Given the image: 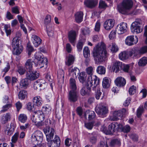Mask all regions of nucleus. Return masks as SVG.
Here are the masks:
<instances>
[{
	"instance_id": "obj_54",
	"label": "nucleus",
	"mask_w": 147,
	"mask_h": 147,
	"mask_svg": "<svg viewBox=\"0 0 147 147\" xmlns=\"http://www.w3.org/2000/svg\"><path fill=\"white\" fill-rule=\"evenodd\" d=\"M131 130V127L128 125H127L121 128V131L124 133H127Z\"/></svg>"
},
{
	"instance_id": "obj_12",
	"label": "nucleus",
	"mask_w": 147,
	"mask_h": 147,
	"mask_svg": "<svg viewBox=\"0 0 147 147\" xmlns=\"http://www.w3.org/2000/svg\"><path fill=\"white\" fill-rule=\"evenodd\" d=\"M48 143L50 147H59L60 144V138L58 136L55 135L53 140L48 142Z\"/></svg>"
},
{
	"instance_id": "obj_45",
	"label": "nucleus",
	"mask_w": 147,
	"mask_h": 147,
	"mask_svg": "<svg viewBox=\"0 0 147 147\" xmlns=\"http://www.w3.org/2000/svg\"><path fill=\"white\" fill-rule=\"evenodd\" d=\"M83 55L85 58H88L90 55V51L87 47H85L83 50Z\"/></svg>"
},
{
	"instance_id": "obj_8",
	"label": "nucleus",
	"mask_w": 147,
	"mask_h": 147,
	"mask_svg": "<svg viewBox=\"0 0 147 147\" xmlns=\"http://www.w3.org/2000/svg\"><path fill=\"white\" fill-rule=\"evenodd\" d=\"M47 86V83L44 80H38L34 84L33 88L35 90H37L38 88H40V90L45 89Z\"/></svg>"
},
{
	"instance_id": "obj_28",
	"label": "nucleus",
	"mask_w": 147,
	"mask_h": 147,
	"mask_svg": "<svg viewBox=\"0 0 147 147\" xmlns=\"http://www.w3.org/2000/svg\"><path fill=\"white\" fill-rule=\"evenodd\" d=\"M129 55L130 56H133L137 58H139L140 56V54L139 50H137L135 49H133L131 51H129Z\"/></svg>"
},
{
	"instance_id": "obj_44",
	"label": "nucleus",
	"mask_w": 147,
	"mask_h": 147,
	"mask_svg": "<svg viewBox=\"0 0 147 147\" xmlns=\"http://www.w3.org/2000/svg\"><path fill=\"white\" fill-rule=\"evenodd\" d=\"M13 48V53L16 55H19L22 51V47L21 45L16 47L15 48Z\"/></svg>"
},
{
	"instance_id": "obj_15",
	"label": "nucleus",
	"mask_w": 147,
	"mask_h": 147,
	"mask_svg": "<svg viewBox=\"0 0 147 147\" xmlns=\"http://www.w3.org/2000/svg\"><path fill=\"white\" fill-rule=\"evenodd\" d=\"M114 24L115 21L114 20L112 19H108L104 23V28L107 30H110L113 28Z\"/></svg>"
},
{
	"instance_id": "obj_39",
	"label": "nucleus",
	"mask_w": 147,
	"mask_h": 147,
	"mask_svg": "<svg viewBox=\"0 0 147 147\" xmlns=\"http://www.w3.org/2000/svg\"><path fill=\"white\" fill-rule=\"evenodd\" d=\"M69 84L71 90H75L76 89V82L75 80L73 78H70L69 80Z\"/></svg>"
},
{
	"instance_id": "obj_25",
	"label": "nucleus",
	"mask_w": 147,
	"mask_h": 147,
	"mask_svg": "<svg viewBox=\"0 0 147 147\" xmlns=\"http://www.w3.org/2000/svg\"><path fill=\"white\" fill-rule=\"evenodd\" d=\"M34 105L37 106H40L42 105V98L39 96L34 97L33 99Z\"/></svg>"
},
{
	"instance_id": "obj_26",
	"label": "nucleus",
	"mask_w": 147,
	"mask_h": 147,
	"mask_svg": "<svg viewBox=\"0 0 147 147\" xmlns=\"http://www.w3.org/2000/svg\"><path fill=\"white\" fill-rule=\"evenodd\" d=\"M88 115V119L89 120H92L95 117V113L93 111L87 110L84 114V117L86 118V116Z\"/></svg>"
},
{
	"instance_id": "obj_6",
	"label": "nucleus",
	"mask_w": 147,
	"mask_h": 147,
	"mask_svg": "<svg viewBox=\"0 0 147 147\" xmlns=\"http://www.w3.org/2000/svg\"><path fill=\"white\" fill-rule=\"evenodd\" d=\"M126 112L125 109H123L121 110L115 111L113 115L111 117L110 119L112 121L117 120L121 118Z\"/></svg>"
},
{
	"instance_id": "obj_32",
	"label": "nucleus",
	"mask_w": 147,
	"mask_h": 147,
	"mask_svg": "<svg viewBox=\"0 0 147 147\" xmlns=\"http://www.w3.org/2000/svg\"><path fill=\"white\" fill-rule=\"evenodd\" d=\"M109 78L107 77L104 78L103 80L102 85L104 88H107L110 86Z\"/></svg>"
},
{
	"instance_id": "obj_55",
	"label": "nucleus",
	"mask_w": 147,
	"mask_h": 147,
	"mask_svg": "<svg viewBox=\"0 0 147 147\" xmlns=\"http://www.w3.org/2000/svg\"><path fill=\"white\" fill-rule=\"evenodd\" d=\"M42 54L40 52H36L34 55L35 59H36L38 61L42 60L43 57H42Z\"/></svg>"
},
{
	"instance_id": "obj_2",
	"label": "nucleus",
	"mask_w": 147,
	"mask_h": 147,
	"mask_svg": "<svg viewBox=\"0 0 147 147\" xmlns=\"http://www.w3.org/2000/svg\"><path fill=\"white\" fill-rule=\"evenodd\" d=\"M133 3L131 0H123L117 6L119 12L123 14H127L131 8Z\"/></svg>"
},
{
	"instance_id": "obj_16",
	"label": "nucleus",
	"mask_w": 147,
	"mask_h": 147,
	"mask_svg": "<svg viewBox=\"0 0 147 147\" xmlns=\"http://www.w3.org/2000/svg\"><path fill=\"white\" fill-rule=\"evenodd\" d=\"M97 0H85L84 4L87 7L92 8L95 7L97 4Z\"/></svg>"
},
{
	"instance_id": "obj_46",
	"label": "nucleus",
	"mask_w": 147,
	"mask_h": 147,
	"mask_svg": "<svg viewBox=\"0 0 147 147\" xmlns=\"http://www.w3.org/2000/svg\"><path fill=\"white\" fill-rule=\"evenodd\" d=\"M47 31L48 35L49 36H52L53 35V28L49 25L47 26Z\"/></svg>"
},
{
	"instance_id": "obj_20",
	"label": "nucleus",
	"mask_w": 147,
	"mask_h": 147,
	"mask_svg": "<svg viewBox=\"0 0 147 147\" xmlns=\"http://www.w3.org/2000/svg\"><path fill=\"white\" fill-rule=\"evenodd\" d=\"M116 85L119 87H123L126 84L125 80L122 77H117L115 81Z\"/></svg>"
},
{
	"instance_id": "obj_31",
	"label": "nucleus",
	"mask_w": 147,
	"mask_h": 147,
	"mask_svg": "<svg viewBox=\"0 0 147 147\" xmlns=\"http://www.w3.org/2000/svg\"><path fill=\"white\" fill-rule=\"evenodd\" d=\"M10 115L9 113H7L2 116L1 119V123L3 124L6 123L10 119Z\"/></svg>"
},
{
	"instance_id": "obj_24",
	"label": "nucleus",
	"mask_w": 147,
	"mask_h": 147,
	"mask_svg": "<svg viewBox=\"0 0 147 147\" xmlns=\"http://www.w3.org/2000/svg\"><path fill=\"white\" fill-rule=\"evenodd\" d=\"M122 64L119 61H116L113 64V68L114 72L115 73L118 72L119 70V68H121Z\"/></svg>"
},
{
	"instance_id": "obj_52",
	"label": "nucleus",
	"mask_w": 147,
	"mask_h": 147,
	"mask_svg": "<svg viewBox=\"0 0 147 147\" xmlns=\"http://www.w3.org/2000/svg\"><path fill=\"white\" fill-rule=\"evenodd\" d=\"M129 68V66L128 65L122 64L121 69L125 72L128 73Z\"/></svg>"
},
{
	"instance_id": "obj_38",
	"label": "nucleus",
	"mask_w": 147,
	"mask_h": 147,
	"mask_svg": "<svg viewBox=\"0 0 147 147\" xmlns=\"http://www.w3.org/2000/svg\"><path fill=\"white\" fill-rule=\"evenodd\" d=\"M147 64V57H144L141 58L138 62V65L140 66H144Z\"/></svg>"
},
{
	"instance_id": "obj_21",
	"label": "nucleus",
	"mask_w": 147,
	"mask_h": 147,
	"mask_svg": "<svg viewBox=\"0 0 147 147\" xmlns=\"http://www.w3.org/2000/svg\"><path fill=\"white\" fill-rule=\"evenodd\" d=\"M31 38L33 43L35 47H38L41 43V40L37 36L35 35H32Z\"/></svg>"
},
{
	"instance_id": "obj_49",
	"label": "nucleus",
	"mask_w": 147,
	"mask_h": 147,
	"mask_svg": "<svg viewBox=\"0 0 147 147\" xmlns=\"http://www.w3.org/2000/svg\"><path fill=\"white\" fill-rule=\"evenodd\" d=\"M84 42L85 41L84 40L83 41L80 40L79 41L77 45V47L78 51H82Z\"/></svg>"
},
{
	"instance_id": "obj_33",
	"label": "nucleus",
	"mask_w": 147,
	"mask_h": 147,
	"mask_svg": "<svg viewBox=\"0 0 147 147\" xmlns=\"http://www.w3.org/2000/svg\"><path fill=\"white\" fill-rule=\"evenodd\" d=\"M129 56L128 55L127 52L126 51H123L119 54V57L120 60H124L128 59Z\"/></svg>"
},
{
	"instance_id": "obj_30",
	"label": "nucleus",
	"mask_w": 147,
	"mask_h": 147,
	"mask_svg": "<svg viewBox=\"0 0 147 147\" xmlns=\"http://www.w3.org/2000/svg\"><path fill=\"white\" fill-rule=\"evenodd\" d=\"M19 136V133L18 132L15 133L12 136L11 142V147H14V144L17 142Z\"/></svg>"
},
{
	"instance_id": "obj_62",
	"label": "nucleus",
	"mask_w": 147,
	"mask_h": 147,
	"mask_svg": "<svg viewBox=\"0 0 147 147\" xmlns=\"http://www.w3.org/2000/svg\"><path fill=\"white\" fill-rule=\"evenodd\" d=\"M129 136L133 141H137L138 140V136L137 135L134 134H129Z\"/></svg>"
},
{
	"instance_id": "obj_43",
	"label": "nucleus",
	"mask_w": 147,
	"mask_h": 147,
	"mask_svg": "<svg viewBox=\"0 0 147 147\" xmlns=\"http://www.w3.org/2000/svg\"><path fill=\"white\" fill-rule=\"evenodd\" d=\"M116 123L115 122H113L109 126L108 130L111 133H113L116 130Z\"/></svg>"
},
{
	"instance_id": "obj_18",
	"label": "nucleus",
	"mask_w": 147,
	"mask_h": 147,
	"mask_svg": "<svg viewBox=\"0 0 147 147\" xmlns=\"http://www.w3.org/2000/svg\"><path fill=\"white\" fill-rule=\"evenodd\" d=\"M68 99L71 102H76L78 99L77 93L75 90H71L69 94Z\"/></svg>"
},
{
	"instance_id": "obj_7",
	"label": "nucleus",
	"mask_w": 147,
	"mask_h": 147,
	"mask_svg": "<svg viewBox=\"0 0 147 147\" xmlns=\"http://www.w3.org/2000/svg\"><path fill=\"white\" fill-rule=\"evenodd\" d=\"M44 131L46 135L47 140L48 142L52 140L55 133L54 129L48 127L44 130Z\"/></svg>"
},
{
	"instance_id": "obj_58",
	"label": "nucleus",
	"mask_w": 147,
	"mask_h": 147,
	"mask_svg": "<svg viewBox=\"0 0 147 147\" xmlns=\"http://www.w3.org/2000/svg\"><path fill=\"white\" fill-rule=\"evenodd\" d=\"M94 123L93 122H89L85 123V127L88 129L91 130L93 126Z\"/></svg>"
},
{
	"instance_id": "obj_36",
	"label": "nucleus",
	"mask_w": 147,
	"mask_h": 147,
	"mask_svg": "<svg viewBox=\"0 0 147 147\" xmlns=\"http://www.w3.org/2000/svg\"><path fill=\"white\" fill-rule=\"evenodd\" d=\"M42 110L43 112V113L46 116L50 112L51 107L49 105H46L45 106L42 107Z\"/></svg>"
},
{
	"instance_id": "obj_61",
	"label": "nucleus",
	"mask_w": 147,
	"mask_h": 147,
	"mask_svg": "<svg viewBox=\"0 0 147 147\" xmlns=\"http://www.w3.org/2000/svg\"><path fill=\"white\" fill-rule=\"evenodd\" d=\"M129 93L130 95L134 94L136 92V87L134 86L130 87L129 90Z\"/></svg>"
},
{
	"instance_id": "obj_48",
	"label": "nucleus",
	"mask_w": 147,
	"mask_h": 147,
	"mask_svg": "<svg viewBox=\"0 0 147 147\" xmlns=\"http://www.w3.org/2000/svg\"><path fill=\"white\" fill-rule=\"evenodd\" d=\"M86 74L84 72H82L80 73L79 76V79L80 82L83 83L85 81Z\"/></svg>"
},
{
	"instance_id": "obj_60",
	"label": "nucleus",
	"mask_w": 147,
	"mask_h": 147,
	"mask_svg": "<svg viewBox=\"0 0 147 147\" xmlns=\"http://www.w3.org/2000/svg\"><path fill=\"white\" fill-rule=\"evenodd\" d=\"M140 55H142L147 52V46H145L141 48L139 50Z\"/></svg>"
},
{
	"instance_id": "obj_29",
	"label": "nucleus",
	"mask_w": 147,
	"mask_h": 147,
	"mask_svg": "<svg viewBox=\"0 0 147 147\" xmlns=\"http://www.w3.org/2000/svg\"><path fill=\"white\" fill-rule=\"evenodd\" d=\"M74 61V57L71 55L69 54L65 62L66 65L68 66L70 65L73 63Z\"/></svg>"
},
{
	"instance_id": "obj_42",
	"label": "nucleus",
	"mask_w": 147,
	"mask_h": 147,
	"mask_svg": "<svg viewBox=\"0 0 147 147\" xmlns=\"http://www.w3.org/2000/svg\"><path fill=\"white\" fill-rule=\"evenodd\" d=\"M28 78H25L22 80L20 81V85L22 87L24 88H26L28 86Z\"/></svg>"
},
{
	"instance_id": "obj_41",
	"label": "nucleus",
	"mask_w": 147,
	"mask_h": 147,
	"mask_svg": "<svg viewBox=\"0 0 147 147\" xmlns=\"http://www.w3.org/2000/svg\"><path fill=\"white\" fill-rule=\"evenodd\" d=\"M18 119L19 121L21 123H25L27 119L26 115L24 114H20L18 117Z\"/></svg>"
},
{
	"instance_id": "obj_23",
	"label": "nucleus",
	"mask_w": 147,
	"mask_h": 147,
	"mask_svg": "<svg viewBox=\"0 0 147 147\" xmlns=\"http://www.w3.org/2000/svg\"><path fill=\"white\" fill-rule=\"evenodd\" d=\"M83 13L82 12L79 11L77 12L75 15V20L78 23H80L83 20Z\"/></svg>"
},
{
	"instance_id": "obj_63",
	"label": "nucleus",
	"mask_w": 147,
	"mask_h": 147,
	"mask_svg": "<svg viewBox=\"0 0 147 147\" xmlns=\"http://www.w3.org/2000/svg\"><path fill=\"white\" fill-rule=\"evenodd\" d=\"M51 20V16L49 15H47L45 17V24L50 23Z\"/></svg>"
},
{
	"instance_id": "obj_10",
	"label": "nucleus",
	"mask_w": 147,
	"mask_h": 147,
	"mask_svg": "<svg viewBox=\"0 0 147 147\" xmlns=\"http://www.w3.org/2000/svg\"><path fill=\"white\" fill-rule=\"evenodd\" d=\"M136 38L134 40V36H129L126 37L125 40V44L128 46H131L136 44L138 41V39L136 36H135Z\"/></svg>"
},
{
	"instance_id": "obj_14",
	"label": "nucleus",
	"mask_w": 147,
	"mask_h": 147,
	"mask_svg": "<svg viewBox=\"0 0 147 147\" xmlns=\"http://www.w3.org/2000/svg\"><path fill=\"white\" fill-rule=\"evenodd\" d=\"M15 126L13 123H11L10 125H7L4 128V131L5 134L10 136L12 134L15 130Z\"/></svg>"
},
{
	"instance_id": "obj_22",
	"label": "nucleus",
	"mask_w": 147,
	"mask_h": 147,
	"mask_svg": "<svg viewBox=\"0 0 147 147\" xmlns=\"http://www.w3.org/2000/svg\"><path fill=\"white\" fill-rule=\"evenodd\" d=\"M68 37L69 42L72 44H74L76 37V31L73 30L70 31L68 33Z\"/></svg>"
},
{
	"instance_id": "obj_35",
	"label": "nucleus",
	"mask_w": 147,
	"mask_h": 147,
	"mask_svg": "<svg viewBox=\"0 0 147 147\" xmlns=\"http://www.w3.org/2000/svg\"><path fill=\"white\" fill-rule=\"evenodd\" d=\"M97 141L96 135L92 133L90 134L89 138V141L92 144H95Z\"/></svg>"
},
{
	"instance_id": "obj_5",
	"label": "nucleus",
	"mask_w": 147,
	"mask_h": 147,
	"mask_svg": "<svg viewBox=\"0 0 147 147\" xmlns=\"http://www.w3.org/2000/svg\"><path fill=\"white\" fill-rule=\"evenodd\" d=\"M42 133L39 131H35L31 136V141L35 144H38L39 142H41L42 140Z\"/></svg>"
},
{
	"instance_id": "obj_17",
	"label": "nucleus",
	"mask_w": 147,
	"mask_h": 147,
	"mask_svg": "<svg viewBox=\"0 0 147 147\" xmlns=\"http://www.w3.org/2000/svg\"><path fill=\"white\" fill-rule=\"evenodd\" d=\"M21 34L20 32H18L16 34V36L12 40V46L13 48H15L19 46Z\"/></svg>"
},
{
	"instance_id": "obj_34",
	"label": "nucleus",
	"mask_w": 147,
	"mask_h": 147,
	"mask_svg": "<svg viewBox=\"0 0 147 147\" xmlns=\"http://www.w3.org/2000/svg\"><path fill=\"white\" fill-rule=\"evenodd\" d=\"M27 93L26 91L22 90L20 91L19 93L18 98L21 100H24L26 97H27Z\"/></svg>"
},
{
	"instance_id": "obj_64",
	"label": "nucleus",
	"mask_w": 147,
	"mask_h": 147,
	"mask_svg": "<svg viewBox=\"0 0 147 147\" xmlns=\"http://www.w3.org/2000/svg\"><path fill=\"white\" fill-rule=\"evenodd\" d=\"M105 145V147H108L107 142L103 139L101 141L99 145V147H104Z\"/></svg>"
},
{
	"instance_id": "obj_13",
	"label": "nucleus",
	"mask_w": 147,
	"mask_h": 147,
	"mask_svg": "<svg viewBox=\"0 0 147 147\" xmlns=\"http://www.w3.org/2000/svg\"><path fill=\"white\" fill-rule=\"evenodd\" d=\"M39 76V73L36 71H32L27 72L26 77L28 79L31 80H35Z\"/></svg>"
},
{
	"instance_id": "obj_27",
	"label": "nucleus",
	"mask_w": 147,
	"mask_h": 147,
	"mask_svg": "<svg viewBox=\"0 0 147 147\" xmlns=\"http://www.w3.org/2000/svg\"><path fill=\"white\" fill-rule=\"evenodd\" d=\"M47 59L45 57L43 58L42 60L38 61L36 66L38 67V68H41L44 67L45 64L47 65Z\"/></svg>"
},
{
	"instance_id": "obj_53",
	"label": "nucleus",
	"mask_w": 147,
	"mask_h": 147,
	"mask_svg": "<svg viewBox=\"0 0 147 147\" xmlns=\"http://www.w3.org/2000/svg\"><path fill=\"white\" fill-rule=\"evenodd\" d=\"M80 94L82 96L88 95L90 94L89 92L88 91L85 87H82L80 91Z\"/></svg>"
},
{
	"instance_id": "obj_4",
	"label": "nucleus",
	"mask_w": 147,
	"mask_h": 147,
	"mask_svg": "<svg viewBox=\"0 0 147 147\" xmlns=\"http://www.w3.org/2000/svg\"><path fill=\"white\" fill-rule=\"evenodd\" d=\"M142 21L140 18L136 19L135 21L133 22L131 26V30L133 33L139 34L143 30L141 26Z\"/></svg>"
},
{
	"instance_id": "obj_47",
	"label": "nucleus",
	"mask_w": 147,
	"mask_h": 147,
	"mask_svg": "<svg viewBox=\"0 0 147 147\" xmlns=\"http://www.w3.org/2000/svg\"><path fill=\"white\" fill-rule=\"evenodd\" d=\"M96 90L95 93V97L96 99L98 100L100 99V96L102 94V92L100 91V89L98 86L95 89V90Z\"/></svg>"
},
{
	"instance_id": "obj_3",
	"label": "nucleus",
	"mask_w": 147,
	"mask_h": 147,
	"mask_svg": "<svg viewBox=\"0 0 147 147\" xmlns=\"http://www.w3.org/2000/svg\"><path fill=\"white\" fill-rule=\"evenodd\" d=\"M100 82L99 78L95 75L90 76H88L86 86L87 89L90 91L91 88L93 85L92 87L93 90H95V89L98 87V85L99 84Z\"/></svg>"
},
{
	"instance_id": "obj_51",
	"label": "nucleus",
	"mask_w": 147,
	"mask_h": 147,
	"mask_svg": "<svg viewBox=\"0 0 147 147\" xmlns=\"http://www.w3.org/2000/svg\"><path fill=\"white\" fill-rule=\"evenodd\" d=\"M94 70L93 67L92 66H90L86 68V71L88 74L91 76L93 75V74L94 72Z\"/></svg>"
},
{
	"instance_id": "obj_40",
	"label": "nucleus",
	"mask_w": 147,
	"mask_h": 147,
	"mask_svg": "<svg viewBox=\"0 0 147 147\" xmlns=\"http://www.w3.org/2000/svg\"><path fill=\"white\" fill-rule=\"evenodd\" d=\"M97 72L100 74H105L106 72V69L104 66H99L96 69Z\"/></svg>"
},
{
	"instance_id": "obj_19",
	"label": "nucleus",
	"mask_w": 147,
	"mask_h": 147,
	"mask_svg": "<svg viewBox=\"0 0 147 147\" xmlns=\"http://www.w3.org/2000/svg\"><path fill=\"white\" fill-rule=\"evenodd\" d=\"M34 62L33 59H28L25 64V67L27 69V72L32 71L33 69V65Z\"/></svg>"
},
{
	"instance_id": "obj_11",
	"label": "nucleus",
	"mask_w": 147,
	"mask_h": 147,
	"mask_svg": "<svg viewBox=\"0 0 147 147\" xmlns=\"http://www.w3.org/2000/svg\"><path fill=\"white\" fill-rule=\"evenodd\" d=\"M127 28V24L122 22L117 25L116 30L118 34H122L126 32Z\"/></svg>"
},
{
	"instance_id": "obj_56",
	"label": "nucleus",
	"mask_w": 147,
	"mask_h": 147,
	"mask_svg": "<svg viewBox=\"0 0 147 147\" xmlns=\"http://www.w3.org/2000/svg\"><path fill=\"white\" fill-rule=\"evenodd\" d=\"M26 50L28 52V55L30 56L31 54V53L32 52L33 50L32 46L30 43H28L27 44Z\"/></svg>"
},
{
	"instance_id": "obj_57",
	"label": "nucleus",
	"mask_w": 147,
	"mask_h": 147,
	"mask_svg": "<svg viewBox=\"0 0 147 147\" xmlns=\"http://www.w3.org/2000/svg\"><path fill=\"white\" fill-rule=\"evenodd\" d=\"M46 81L48 82L50 84L51 88H52V79L51 78V75L49 74H47L45 76Z\"/></svg>"
},
{
	"instance_id": "obj_37",
	"label": "nucleus",
	"mask_w": 147,
	"mask_h": 147,
	"mask_svg": "<svg viewBox=\"0 0 147 147\" xmlns=\"http://www.w3.org/2000/svg\"><path fill=\"white\" fill-rule=\"evenodd\" d=\"M34 115L38 116L41 121L44 120L45 115L43 113V112L42 111L38 110L35 111L34 112Z\"/></svg>"
},
{
	"instance_id": "obj_1",
	"label": "nucleus",
	"mask_w": 147,
	"mask_h": 147,
	"mask_svg": "<svg viewBox=\"0 0 147 147\" xmlns=\"http://www.w3.org/2000/svg\"><path fill=\"white\" fill-rule=\"evenodd\" d=\"M93 53V56L96 58L98 61L101 62L105 61L107 55L105 43L101 42L98 44L94 48Z\"/></svg>"
},
{
	"instance_id": "obj_50",
	"label": "nucleus",
	"mask_w": 147,
	"mask_h": 147,
	"mask_svg": "<svg viewBox=\"0 0 147 147\" xmlns=\"http://www.w3.org/2000/svg\"><path fill=\"white\" fill-rule=\"evenodd\" d=\"M111 46V50L112 53H116L118 51L119 49L117 45L115 43H112Z\"/></svg>"
},
{
	"instance_id": "obj_59",
	"label": "nucleus",
	"mask_w": 147,
	"mask_h": 147,
	"mask_svg": "<svg viewBox=\"0 0 147 147\" xmlns=\"http://www.w3.org/2000/svg\"><path fill=\"white\" fill-rule=\"evenodd\" d=\"M11 107V104H7L3 106L2 109L1 110V112L2 113H4L8 109H9Z\"/></svg>"
},
{
	"instance_id": "obj_9",
	"label": "nucleus",
	"mask_w": 147,
	"mask_h": 147,
	"mask_svg": "<svg viewBox=\"0 0 147 147\" xmlns=\"http://www.w3.org/2000/svg\"><path fill=\"white\" fill-rule=\"evenodd\" d=\"M96 111L100 116L103 117L107 113L108 109L106 106L101 104L96 108Z\"/></svg>"
}]
</instances>
